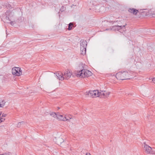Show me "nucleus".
Listing matches in <instances>:
<instances>
[{"label":"nucleus","instance_id":"17","mask_svg":"<svg viewBox=\"0 0 155 155\" xmlns=\"http://www.w3.org/2000/svg\"><path fill=\"white\" fill-rule=\"evenodd\" d=\"M73 24L72 23H70L69 24L68 30H71L72 28V27L73 26Z\"/></svg>","mask_w":155,"mask_h":155},{"label":"nucleus","instance_id":"19","mask_svg":"<svg viewBox=\"0 0 155 155\" xmlns=\"http://www.w3.org/2000/svg\"><path fill=\"white\" fill-rule=\"evenodd\" d=\"M0 155H12V154L10 152L8 153H6L5 154H3Z\"/></svg>","mask_w":155,"mask_h":155},{"label":"nucleus","instance_id":"12","mask_svg":"<svg viewBox=\"0 0 155 155\" xmlns=\"http://www.w3.org/2000/svg\"><path fill=\"white\" fill-rule=\"evenodd\" d=\"M87 45V42L85 41H81L80 43V48H82V47L86 48Z\"/></svg>","mask_w":155,"mask_h":155},{"label":"nucleus","instance_id":"4","mask_svg":"<svg viewBox=\"0 0 155 155\" xmlns=\"http://www.w3.org/2000/svg\"><path fill=\"white\" fill-rule=\"evenodd\" d=\"M12 73L13 75L19 76L22 74V71L19 67H14L12 69Z\"/></svg>","mask_w":155,"mask_h":155},{"label":"nucleus","instance_id":"1","mask_svg":"<svg viewBox=\"0 0 155 155\" xmlns=\"http://www.w3.org/2000/svg\"><path fill=\"white\" fill-rule=\"evenodd\" d=\"M75 74L77 77L81 78H87L91 76L92 74L91 71L85 69L76 71Z\"/></svg>","mask_w":155,"mask_h":155},{"label":"nucleus","instance_id":"21","mask_svg":"<svg viewBox=\"0 0 155 155\" xmlns=\"http://www.w3.org/2000/svg\"><path fill=\"white\" fill-rule=\"evenodd\" d=\"M10 24H11V25H14V21H11L10 22Z\"/></svg>","mask_w":155,"mask_h":155},{"label":"nucleus","instance_id":"8","mask_svg":"<svg viewBox=\"0 0 155 155\" xmlns=\"http://www.w3.org/2000/svg\"><path fill=\"white\" fill-rule=\"evenodd\" d=\"M72 75V72L70 70H67L63 73L64 79L68 80L69 79Z\"/></svg>","mask_w":155,"mask_h":155},{"label":"nucleus","instance_id":"5","mask_svg":"<svg viewBox=\"0 0 155 155\" xmlns=\"http://www.w3.org/2000/svg\"><path fill=\"white\" fill-rule=\"evenodd\" d=\"M100 92L98 90L90 91L87 93L89 96L92 98L99 97Z\"/></svg>","mask_w":155,"mask_h":155},{"label":"nucleus","instance_id":"6","mask_svg":"<svg viewBox=\"0 0 155 155\" xmlns=\"http://www.w3.org/2000/svg\"><path fill=\"white\" fill-rule=\"evenodd\" d=\"M125 25H123L121 26L116 25L112 26V28H110V30L112 31H118L121 32L122 31H120V30H123V31H124L125 27Z\"/></svg>","mask_w":155,"mask_h":155},{"label":"nucleus","instance_id":"7","mask_svg":"<svg viewBox=\"0 0 155 155\" xmlns=\"http://www.w3.org/2000/svg\"><path fill=\"white\" fill-rule=\"evenodd\" d=\"M52 117L57 118L59 120H64L65 118H63L62 115H60L59 113H56L54 112H52L50 114Z\"/></svg>","mask_w":155,"mask_h":155},{"label":"nucleus","instance_id":"23","mask_svg":"<svg viewBox=\"0 0 155 155\" xmlns=\"http://www.w3.org/2000/svg\"><path fill=\"white\" fill-rule=\"evenodd\" d=\"M6 114H2V117H5L6 116Z\"/></svg>","mask_w":155,"mask_h":155},{"label":"nucleus","instance_id":"22","mask_svg":"<svg viewBox=\"0 0 155 155\" xmlns=\"http://www.w3.org/2000/svg\"><path fill=\"white\" fill-rule=\"evenodd\" d=\"M152 81L155 84V78H153L152 80Z\"/></svg>","mask_w":155,"mask_h":155},{"label":"nucleus","instance_id":"20","mask_svg":"<svg viewBox=\"0 0 155 155\" xmlns=\"http://www.w3.org/2000/svg\"><path fill=\"white\" fill-rule=\"evenodd\" d=\"M1 119V122H3L5 120V119L2 117H0Z\"/></svg>","mask_w":155,"mask_h":155},{"label":"nucleus","instance_id":"18","mask_svg":"<svg viewBox=\"0 0 155 155\" xmlns=\"http://www.w3.org/2000/svg\"><path fill=\"white\" fill-rule=\"evenodd\" d=\"M23 123H24V122H19V123L18 124H17V127H20V126Z\"/></svg>","mask_w":155,"mask_h":155},{"label":"nucleus","instance_id":"2","mask_svg":"<svg viewBox=\"0 0 155 155\" xmlns=\"http://www.w3.org/2000/svg\"><path fill=\"white\" fill-rule=\"evenodd\" d=\"M129 74L128 72H119L117 74L116 77L118 79L123 80L129 79V78H126L129 76Z\"/></svg>","mask_w":155,"mask_h":155},{"label":"nucleus","instance_id":"13","mask_svg":"<svg viewBox=\"0 0 155 155\" xmlns=\"http://www.w3.org/2000/svg\"><path fill=\"white\" fill-rule=\"evenodd\" d=\"M63 118H65V119H64V120L63 121H69L70 119H72V117L71 116H68L66 115L64 117H63Z\"/></svg>","mask_w":155,"mask_h":155},{"label":"nucleus","instance_id":"14","mask_svg":"<svg viewBox=\"0 0 155 155\" xmlns=\"http://www.w3.org/2000/svg\"><path fill=\"white\" fill-rule=\"evenodd\" d=\"M64 141V140L61 138H59L57 140V143L58 145L61 144V143Z\"/></svg>","mask_w":155,"mask_h":155},{"label":"nucleus","instance_id":"10","mask_svg":"<svg viewBox=\"0 0 155 155\" xmlns=\"http://www.w3.org/2000/svg\"><path fill=\"white\" fill-rule=\"evenodd\" d=\"M55 76L59 80L62 81L64 80L63 73L61 72H57L55 74Z\"/></svg>","mask_w":155,"mask_h":155},{"label":"nucleus","instance_id":"15","mask_svg":"<svg viewBox=\"0 0 155 155\" xmlns=\"http://www.w3.org/2000/svg\"><path fill=\"white\" fill-rule=\"evenodd\" d=\"M80 50L81 51V54L83 55L85 54L86 52V48L82 47V48H80Z\"/></svg>","mask_w":155,"mask_h":155},{"label":"nucleus","instance_id":"24","mask_svg":"<svg viewBox=\"0 0 155 155\" xmlns=\"http://www.w3.org/2000/svg\"><path fill=\"white\" fill-rule=\"evenodd\" d=\"M1 115H2V113H1V112H0V117H1Z\"/></svg>","mask_w":155,"mask_h":155},{"label":"nucleus","instance_id":"9","mask_svg":"<svg viewBox=\"0 0 155 155\" xmlns=\"http://www.w3.org/2000/svg\"><path fill=\"white\" fill-rule=\"evenodd\" d=\"M99 92V97H107L110 94L109 92L105 91H101Z\"/></svg>","mask_w":155,"mask_h":155},{"label":"nucleus","instance_id":"3","mask_svg":"<svg viewBox=\"0 0 155 155\" xmlns=\"http://www.w3.org/2000/svg\"><path fill=\"white\" fill-rule=\"evenodd\" d=\"M144 149L146 153L152 154H155V151L153 150L152 148L148 145L144 143Z\"/></svg>","mask_w":155,"mask_h":155},{"label":"nucleus","instance_id":"11","mask_svg":"<svg viewBox=\"0 0 155 155\" xmlns=\"http://www.w3.org/2000/svg\"><path fill=\"white\" fill-rule=\"evenodd\" d=\"M128 11L130 13H132L134 15H136L139 12V11L134 8H130L128 10Z\"/></svg>","mask_w":155,"mask_h":155},{"label":"nucleus","instance_id":"16","mask_svg":"<svg viewBox=\"0 0 155 155\" xmlns=\"http://www.w3.org/2000/svg\"><path fill=\"white\" fill-rule=\"evenodd\" d=\"M5 104V102L3 100L0 101V107H3Z\"/></svg>","mask_w":155,"mask_h":155}]
</instances>
